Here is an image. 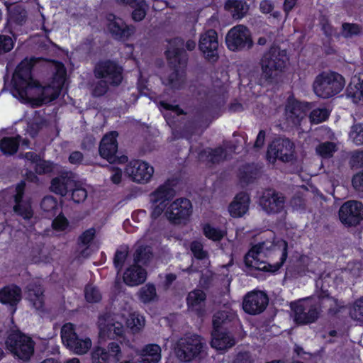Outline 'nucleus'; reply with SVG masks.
Wrapping results in <instances>:
<instances>
[{
  "label": "nucleus",
  "mask_w": 363,
  "mask_h": 363,
  "mask_svg": "<svg viewBox=\"0 0 363 363\" xmlns=\"http://www.w3.org/2000/svg\"><path fill=\"white\" fill-rule=\"evenodd\" d=\"M169 47L164 54L167 65L172 70L167 77L166 84L173 89L180 90L184 84L186 69L189 62V55L183 48L184 39L175 37L168 40Z\"/></svg>",
  "instance_id": "f257e3e1"
},
{
  "label": "nucleus",
  "mask_w": 363,
  "mask_h": 363,
  "mask_svg": "<svg viewBox=\"0 0 363 363\" xmlns=\"http://www.w3.org/2000/svg\"><path fill=\"white\" fill-rule=\"evenodd\" d=\"M289 61L286 50H282L279 46L272 45L263 53L259 60L262 78L269 84L276 82L284 72Z\"/></svg>",
  "instance_id": "f03ea898"
},
{
  "label": "nucleus",
  "mask_w": 363,
  "mask_h": 363,
  "mask_svg": "<svg viewBox=\"0 0 363 363\" xmlns=\"http://www.w3.org/2000/svg\"><path fill=\"white\" fill-rule=\"evenodd\" d=\"M43 57H32L23 59L16 67L13 77V88L22 99H26L30 90L41 87L40 83L32 76L34 66Z\"/></svg>",
  "instance_id": "7ed1b4c3"
},
{
  "label": "nucleus",
  "mask_w": 363,
  "mask_h": 363,
  "mask_svg": "<svg viewBox=\"0 0 363 363\" xmlns=\"http://www.w3.org/2000/svg\"><path fill=\"white\" fill-rule=\"evenodd\" d=\"M35 342L33 338L18 328L7 331L6 349L16 359L27 362L34 354Z\"/></svg>",
  "instance_id": "20e7f679"
},
{
  "label": "nucleus",
  "mask_w": 363,
  "mask_h": 363,
  "mask_svg": "<svg viewBox=\"0 0 363 363\" xmlns=\"http://www.w3.org/2000/svg\"><path fill=\"white\" fill-rule=\"evenodd\" d=\"M264 242H259L254 245L245 254L244 263L247 268L255 269L264 272L276 274L282 267L288 257V242L281 240V253L279 262L275 264H269L259 259V255L263 252Z\"/></svg>",
  "instance_id": "39448f33"
},
{
  "label": "nucleus",
  "mask_w": 363,
  "mask_h": 363,
  "mask_svg": "<svg viewBox=\"0 0 363 363\" xmlns=\"http://www.w3.org/2000/svg\"><path fill=\"white\" fill-rule=\"evenodd\" d=\"M345 86L343 77L335 72L318 74L313 83V91L319 98L329 99L338 94Z\"/></svg>",
  "instance_id": "423d86ee"
},
{
  "label": "nucleus",
  "mask_w": 363,
  "mask_h": 363,
  "mask_svg": "<svg viewBox=\"0 0 363 363\" xmlns=\"http://www.w3.org/2000/svg\"><path fill=\"white\" fill-rule=\"evenodd\" d=\"M201 335L193 334L181 337L176 343L174 353L181 362H190L198 358L204 347Z\"/></svg>",
  "instance_id": "0eeeda50"
},
{
  "label": "nucleus",
  "mask_w": 363,
  "mask_h": 363,
  "mask_svg": "<svg viewBox=\"0 0 363 363\" xmlns=\"http://www.w3.org/2000/svg\"><path fill=\"white\" fill-rule=\"evenodd\" d=\"M93 72L96 79L108 81L111 86H119L123 79V67L111 59L98 61L94 65Z\"/></svg>",
  "instance_id": "6e6552de"
},
{
  "label": "nucleus",
  "mask_w": 363,
  "mask_h": 363,
  "mask_svg": "<svg viewBox=\"0 0 363 363\" xmlns=\"http://www.w3.org/2000/svg\"><path fill=\"white\" fill-rule=\"evenodd\" d=\"M60 335L63 345L77 354H86L91 347V339L79 338L76 333L75 325L72 323H67L62 325Z\"/></svg>",
  "instance_id": "1a4fd4ad"
},
{
  "label": "nucleus",
  "mask_w": 363,
  "mask_h": 363,
  "mask_svg": "<svg viewBox=\"0 0 363 363\" xmlns=\"http://www.w3.org/2000/svg\"><path fill=\"white\" fill-rule=\"evenodd\" d=\"M225 44L233 52L250 50L253 46L250 30L244 25L233 27L225 36Z\"/></svg>",
  "instance_id": "9d476101"
},
{
  "label": "nucleus",
  "mask_w": 363,
  "mask_h": 363,
  "mask_svg": "<svg viewBox=\"0 0 363 363\" xmlns=\"http://www.w3.org/2000/svg\"><path fill=\"white\" fill-rule=\"evenodd\" d=\"M192 211L193 206L190 200L186 198H179L167 207L164 214L170 223L180 225L186 223Z\"/></svg>",
  "instance_id": "9b49d317"
},
{
  "label": "nucleus",
  "mask_w": 363,
  "mask_h": 363,
  "mask_svg": "<svg viewBox=\"0 0 363 363\" xmlns=\"http://www.w3.org/2000/svg\"><path fill=\"white\" fill-rule=\"evenodd\" d=\"M199 49L209 63L215 64L218 60V33L214 29H208L201 34Z\"/></svg>",
  "instance_id": "f8f14e48"
},
{
  "label": "nucleus",
  "mask_w": 363,
  "mask_h": 363,
  "mask_svg": "<svg viewBox=\"0 0 363 363\" xmlns=\"http://www.w3.org/2000/svg\"><path fill=\"white\" fill-rule=\"evenodd\" d=\"M339 218L345 225H358L363 220V203L354 200L345 202L339 210Z\"/></svg>",
  "instance_id": "ddd939ff"
},
{
  "label": "nucleus",
  "mask_w": 363,
  "mask_h": 363,
  "mask_svg": "<svg viewBox=\"0 0 363 363\" xmlns=\"http://www.w3.org/2000/svg\"><path fill=\"white\" fill-rule=\"evenodd\" d=\"M213 328L236 334L241 328L238 315L233 311H219L213 316Z\"/></svg>",
  "instance_id": "4468645a"
},
{
  "label": "nucleus",
  "mask_w": 363,
  "mask_h": 363,
  "mask_svg": "<svg viewBox=\"0 0 363 363\" xmlns=\"http://www.w3.org/2000/svg\"><path fill=\"white\" fill-rule=\"evenodd\" d=\"M314 105L311 102L299 101L289 98L285 106V116L287 121L293 125H299L306 112L311 111Z\"/></svg>",
  "instance_id": "2eb2a0df"
},
{
  "label": "nucleus",
  "mask_w": 363,
  "mask_h": 363,
  "mask_svg": "<svg viewBox=\"0 0 363 363\" xmlns=\"http://www.w3.org/2000/svg\"><path fill=\"white\" fill-rule=\"evenodd\" d=\"M108 23L107 28L115 40H127L135 33V28L133 25H127L121 18L110 13L106 17Z\"/></svg>",
  "instance_id": "dca6fc26"
},
{
  "label": "nucleus",
  "mask_w": 363,
  "mask_h": 363,
  "mask_svg": "<svg viewBox=\"0 0 363 363\" xmlns=\"http://www.w3.org/2000/svg\"><path fill=\"white\" fill-rule=\"evenodd\" d=\"M213 106V103L208 101V104L196 110L194 116L185 123L184 131L191 136L199 130L201 131L206 130L212 123V119L204 116V113L208 111Z\"/></svg>",
  "instance_id": "f3484780"
},
{
  "label": "nucleus",
  "mask_w": 363,
  "mask_h": 363,
  "mask_svg": "<svg viewBox=\"0 0 363 363\" xmlns=\"http://www.w3.org/2000/svg\"><path fill=\"white\" fill-rule=\"evenodd\" d=\"M269 302L266 293L260 291L248 292L244 297L242 308L245 313L250 315L259 314L263 312Z\"/></svg>",
  "instance_id": "a211bd4d"
},
{
  "label": "nucleus",
  "mask_w": 363,
  "mask_h": 363,
  "mask_svg": "<svg viewBox=\"0 0 363 363\" xmlns=\"http://www.w3.org/2000/svg\"><path fill=\"white\" fill-rule=\"evenodd\" d=\"M108 350L101 346H95L91 352V363H109L111 359L118 362L121 358V349L118 343L111 342Z\"/></svg>",
  "instance_id": "6ab92c4d"
},
{
  "label": "nucleus",
  "mask_w": 363,
  "mask_h": 363,
  "mask_svg": "<svg viewBox=\"0 0 363 363\" xmlns=\"http://www.w3.org/2000/svg\"><path fill=\"white\" fill-rule=\"evenodd\" d=\"M117 131H111L106 133L101 139L99 152L100 156L106 159L109 163H114L118 160L116 153L118 151Z\"/></svg>",
  "instance_id": "aec40b11"
},
{
  "label": "nucleus",
  "mask_w": 363,
  "mask_h": 363,
  "mask_svg": "<svg viewBox=\"0 0 363 363\" xmlns=\"http://www.w3.org/2000/svg\"><path fill=\"white\" fill-rule=\"evenodd\" d=\"M285 198L274 189H267L259 199V204L267 213H278L284 208Z\"/></svg>",
  "instance_id": "412c9836"
},
{
  "label": "nucleus",
  "mask_w": 363,
  "mask_h": 363,
  "mask_svg": "<svg viewBox=\"0 0 363 363\" xmlns=\"http://www.w3.org/2000/svg\"><path fill=\"white\" fill-rule=\"evenodd\" d=\"M126 170L133 182L141 184L148 182L154 173V168L152 166L139 160L130 162Z\"/></svg>",
  "instance_id": "4be33fe9"
},
{
  "label": "nucleus",
  "mask_w": 363,
  "mask_h": 363,
  "mask_svg": "<svg viewBox=\"0 0 363 363\" xmlns=\"http://www.w3.org/2000/svg\"><path fill=\"white\" fill-rule=\"evenodd\" d=\"M76 174L71 171L63 172L53 178L50 183L51 191L57 195L65 196L69 194V190L75 186Z\"/></svg>",
  "instance_id": "5701e85b"
},
{
  "label": "nucleus",
  "mask_w": 363,
  "mask_h": 363,
  "mask_svg": "<svg viewBox=\"0 0 363 363\" xmlns=\"http://www.w3.org/2000/svg\"><path fill=\"white\" fill-rule=\"evenodd\" d=\"M295 313V320L298 324L306 325L315 323L320 315V309L316 305L307 308L303 303H294L291 306Z\"/></svg>",
  "instance_id": "b1692460"
},
{
  "label": "nucleus",
  "mask_w": 363,
  "mask_h": 363,
  "mask_svg": "<svg viewBox=\"0 0 363 363\" xmlns=\"http://www.w3.org/2000/svg\"><path fill=\"white\" fill-rule=\"evenodd\" d=\"M206 294L201 289H194L189 291L186 298V303L189 311L194 312L199 317L205 313Z\"/></svg>",
  "instance_id": "393cba45"
},
{
  "label": "nucleus",
  "mask_w": 363,
  "mask_h": 363,
  "mask_svg": "<svg viewBox=\"0 0 363 363\" xmlns=\"http://www.w3.org/2000/svg\"><path fill=\"white\" fill-rule=\"evenodd\" d=\"M269 148L275 157L282 162H288L293 160L294 145L289 138L274 140Z\"/></svg>",
  "instance_id": "a878e982"
},
{
  "label": "nucleus",
  "mask_w": 363,
  "mask_h": 363,
  "mask_svg": "<svg viewBox=\"0 0 363 363\" xmlns=\"http://www.w3.org/2000/svg\"><path fill=\"white\" fill-rule=\"evenodd\" d=\"M177 184V179H168L164 184L159 186L150 194V200L153 203H157L172 200L175 196L174 187Z\"/></svg>",
  "instance_id": "bb28decb"
},
{
  "label": "nucleus",
  "mask_w": 363,
  "mask_h": 363,
  "mask_svg": "<svg viewBox=\"0 0 363 363\" xmlns=\"http://www.w3.org/2000/svg\"><path fill=\"white\" fill-rule=\"evenodd\" d=\"M22 290L20 286L15 284L6 285L0 289V303L9 305L16 310V306L21 301Z\"/></svg>",
  "instance_id": "cd10ccee"
},
{
  "label": "nucleus",
  "mask_w": 363,
  "mask_h": 363,
  "mask_svg": "<svg viewBox=\"0 0 363 363\" xmlns=\"http://www.w3.org/2000/svg\"><path fill=\"white\" fill-rule=\"evenodd\" d=\"M235 335L234 333L213 328L211 345L217 350H228L236 343Z\"/></svg>",
  "instance_id": "c85d7f7f"
},
{
  "label": "nucleus",
  "mask_w": 363,
  "mask_h": 363,
  "mask_svg": "<svg viewBox=\"0 0 363 363\" xmlns=\"http://www.w3.org/2000/svg\"><path fill=\"white\" fill-rule=\"evenodd\" d=\"M250 199L249 195L243 191L238 193L233 201L228 206V211L233 218H240L249 210Z\"/></svg>",
  "instance_id": "c756f323"
},
{
  "label": "nucleus",
  "mask_w": 363,
  "mask_h": 363,
  "mask_svg": "<svg viewBox=\"0 0 363 363\" xmlns=\"http://www.w3.org/2000/svg\"><path fill=\"white\" fill-rule=\"evenodd\" d=\"M146 278V270L135 263L127 268L123 276L124 283L129 286H138L144 283Z\"/></svg>",
  "instance_id": "7c9ffc66"
},
{
  "label": "nucleus",
  "mask_w": 363,
  "mask_h": 363,
  "mask_svg": "<svg viewBox=\"0 0 363 363\" xmlns=\"http://www.w3.org/2000/svg\"><path fill=\"white\" fill-rule=\"evenodd\" d=\"M261 167L255 162L245 163L238 169V177L246 185L253 184L261 174Z\"/></svg>",
  "instance_id": "2f4dec72"
},
{
  "label": "nucleus",
  "mask_w": 363,
  "mask_h": 363,
  "mask_svg": "<svg viewBox=\"0 0 363 363\" xmlns=\"http://www.w3.org/2000/svg\"><path fill=\"white\" fill-rule=\"evenodd\" d=\"M40 90V93L35 99V104L37 106H41L48 104L56 100L60 95L62 88L60 86L47 85L36 88Z\"/></svg>",
  "instance_id": "473e14b6"
},
{
  "label": "nucleus",
  "mask_w": 363,
  "mask_h": 363,
  "mask_svg": "<svg viewBox=\"0 0 363 363\" xmlns=\"http://www.w3.org/2000/svg\"><path fill=\"white\" fill-rule=\"evenodd\" d=\"M199 157L208 164H217L227 159V150L222 146L207 147L199 153Z\"/></svg>",
  "instance_id": "72a5a7b5"
},
{
  "label": "nucleus",
  "mask_w": 363,
  "mask_h": 363,
  "mask_svg": "<svg viewBox=\"0 0 363 363\" xmlns=\"http://www.w3.org/2000/svg\"><path fill=\"white\" fill-rule=\"evenodd\" d=\"M124 326L120 322H114L112 323H107L99 325V335L103 337H108L109 339H115L118 337H123L124 335Z\"/></svg>",
  "instance_id": "f704fd0d"
},
{
  "label": "nucleus",
  "mask_w": 363,
  "mask_h": 363,
  "mask_svg": "<svg viewBox=\"0 0 363 363\" xmlns=\"http://www.w3.org/2000/svg\"><path fill=\"white\" fill-rule=\"evenodd\" d=\"M225 9L231 12L235 19H241L246 15L249 8L245 0H227Z\"/></svg>",
  "instance_id": "c9c22d12"
},
{
  "label": "nucleus",
  "mask_w": 363,
  "mask_h": 363,
  "mask_svg": "<svg viewBox=\"0 0 363 363\" xmlns=\"http://www.w3.org/2000/svg\"><path fill=\"white\" fill-rule=\"evenodd\" d=\"M21 136L17 135L14 137H4L0 140V150L4 155H13L18 152Z\"/></svg>",
  "instance_id": "e433bc0d"
},
{
  "label": "nucleus",
  "mask_w": 363,
  "mask_h": 363,
  "mask_svg": "<svg viewBox=\"0 0 363 363\" xmlns=\"http://www.w3.org/2000/svg\"><path fill=\"white\" fill-rule=\"evenodd\" d=\"M203 235L208 240L213 242H220L226 235V230L219 227H215L210 223L201 224Z\"/></svg>",
  "instance_id": "4c0bfd02"
},
{
  "label": "nucleus",
  "mask_w": 363,
  "mask_h": 363,
  "mask_svg": "<svg viewBox=\"0 0 363 363\" xmlns=\"http://www.w3.org/2000/svg\"><path fill=\"white\" fill-rule=\"evenodd\" d=\"M143 363H157L161 359V348L157 344H149L143 350Z\"/></svg>",
  "instance_id": "58836bf2"
},
{
  "label": "nucleus",
  "mask_w": 363,
  "mask_h": 363,
  "mask_svg": "<svg viewBox=\"0 0 363 363\" xmlns=\"http://www.w3.org/2000/svg\"><path fill=\"white\" fill-rule=\"evenodd\" d=\"M41 209L55 216L61 209V206L56 198L52 196H45L40 202Z\"/></svg>",
  "instance_id": "ea45409f"
},
{
  "label": "nucleus",
  "mask_w": 363,
  "mask_h": 363,
  "mask_svg": "<svg viewBox=\"0 0 363 363\" xmlns=\"http://www.w3.org/2000/svg\"><path fill=\"white\" fill-rule=\"evenodd\" d=\"M153 257L151 248L148 246H139L134 253V263L147 265Z\"/></svg>",
  "instance_id": "a19ab883"
},
{
  "label": "nucleus",
  "mask_w": 363,
  "mask_h": 363,
  "mask_svg": "<svg viewBox=\"0 0 363 363\" xmlns=\"http://www.w3.org/2000/svg\"><path fill=\"white\" fill-rule=\"evenodd\" d=\"M139 299L144 303H148L157 298L155 286L152 283H147L142 286L138 292Z\"/></svg>",
  "instance_id": "79ce46f5"
},
{
  "label": "nucleus",
  "mask_w": 363,
  "mask_h": 363,
  "mask_svg": "<svg viewBox=\"0 0 363 363\" xmlns=\"http://www.w3.org/2000/svg\"><path fill=\"white\" fill-rule=\"evenodd\" d=\"M363 33V28L362 26L354 23H342L341 27L342 35L347 39L354 36H359Z\"/></svg>",
  "instance_id": "37998d69"
},
{
  "label": "nucleus",
  "mask_w": 363,
  "mask_h": 363,
  "mask_svg": "<svg viewBox=\"0 0 363 363\" xmlns=\"http://www.w3.org/2000/svg\"><path fill=\"white\" fill-rule=\"evenodd\" d=\"M68 195L74 203H80L86 199L87 191L79 181L76 180L75 186L71 188Z\"/></svg>",
  "instance_id": "c03bdc74"
},
{
  "label": "nucleus",
  "mask_w": 363,
  "mask_h": 363,
  "mask_svg": "<svg viewBox=\"0 0 363 363\" xmlns=\"http://www.w3.org/2000/svg\"><path fill=\"white\" fill-rule=\"evenodd\" d=\"M13 212L24 220H30L33 216L31 202L30 201L15 204L13 208Z\"/></svg>",
  "instance_id": "a18cd8bd"
},
{
  "label": "nucleus",
  "mask_w": 363,
  "mask_h": 363,
  "mask_svg": "<svg viewBox=\"0 0 363 363\" xmlns=\"http://www.w3.org/2000/svg\"><path fill=\"white\" fill-rule=\"evenodd\" d=\"M347 95L351 98L354 103L363 101V82L356 84H350L347 88Z\"/></svg>",
  "instance_id": "49530a36"
},
{
  "label": "nucleus",
  "mask_w": 363,
  "mask_h": 363,
  "mask_svg": "<svg viewBox=\"0 0 363 363\" xmlns=\"http://www.w3.org/2000/svg\"><path fill=\"white\" fill-rule=\"evenodd\" d=\"M350 317L363 324V298L357 299L350 305Z\"/></svg>",
  "instance_id": "de8ad7c7"
},
{
  "label": "nucleus",
  "mask_w": 363,
  "mask_h": 363,
  "mask_svg": "<svg viewBox=\"0 0 363 363\" xmlns=\"http://www.w3.org/2000/svg\"><path fill=\"white\" fill-rule=\"evenodd\" d=\"M330 113V112L325 108H318L311 111L309 118L312 123L318 124L326 121Z\"/></svg>",
  "instance_id": "09e8293b"
},
{
  "label": "nucleus",
  "mask_w": 363,
  "mask_h": 363,
  "mask_svg": "<svg viewBox=\"0 0 363 363\" xmlns=\"http://www.w3.org/2000/svg\"><path fill=\"white\" fill-rule=\"evenodd\" d=\"M336 151V145L333 142H325L318 145L316 147V152L321 157L328 159L333 157Z\"/></svg>",
  "instance_id": "8fccbe9b"
},
{
  "label": "nucleus",
  "mask_w": 363,
  "mask_h": 363,
  "mask_svg": "<svg viewBox=\"0 0 363 363\" xmlns=\"http://www.w3.org/2000/svg\"><path fill=\"white\" fill-rule=\"evenodd\" d=\"M127 327L129 328L133 333H138L145 325V319L143 316L131 314L126 322Z\"/></svg>",
  "instance_id": "3c124183"
},
{
  "label": "nucleus",
  "mask_w": 363,
  "mask_h": 363,
  "mask_svg": "<svg viewBox=\"0 0 363 363\" xmlns=\"http://www.w3.org/2000/svg\"><path fill=\"white\" fill-rule=\"evenodd\" d=\"M85 299L88 303H99L102 298L101 294L96 286L86 285L84 289Z\"/></svg>",
  "instance_id": "603ef678"
},
{
  "label": "nucleus",
  "mask_w": 363,
  "mask_h": 363,
  "mask_svg": "<svg viewBox=\"0 0 363 363\" xmlns=\"http://www.w3.org/2000/svg\"><path fill=\"white\" fill-rule=\"evenodd\" d=\"M56 69L53 74L52 83L63 88L66 79L67 71L64 64L57 61Z\"/></svg>",
  "instance_id": "864d4df0"
},
{
  "label": "nucleus",
  "mask_w": 363,
  "mask_h": 363,
  "mask_svg": "<svg viewBox=\"0 0 363 363\" xmlns=\"http://www.w3.org/2000/svg\"><path fill=\"white\" fill-rule=\"evenodd\" d=\"M190 250L198 260H203L208 257V252L203 250V245L200 241H192L190 244Z\"/></svg>",
  "instance_id": "5fc2aeb1"
},
{
  "label": "nucleus",
  "mask_w": 363,
  "mask_h": 363,
  "mask_svg": "<svg viewBox=\"0 0 363 363\" xmlns=\"http://www.w3.org/2000/svg\"><path fill=\"white\" fill-rule=\"evenodd\" d=\"M128 255L127 250H117L116 251L113 257V265L118 273L122 271Z\"/></svg>",
  "instance_id": "6e6d98bb"
},
{
  "label": "nucleus",
  "mask_w": 363,
  "mask_h": 363,
  "mask_svg": "<svg viewBox=\"0 0 363 363\" xmlns=\"http://www.w3.org/2000/svg\"><path fill=\"white\" fill-rule=\"evenodd\" d=\"M350 137L357 145H363V123H357L352 126Z\"/></svg>",
  "instance_id": "4d7b16f0"
},
{
  "label": "nucleus",
  "mask_w": 363,
  "mask_h": 363,
  "mask_svg": "<svg viewBox=\"0 0 363 363\" xmlns=\"http://www.w3.org/2000/svg\"><path fill=\"white\" fill-rule=\"evenodd\" d=\"M69 225V221L62 211L53 219L52 228L55 231H64Z\"/></svg>",
  "instance_id": "13d9d810"
},
{
  "label": "nucleus",
  "mask_w": 363,
  "mask_h": 363,
  "mask_svg": "<svg viewBox=\"0 0 363 363\" xmlns=\"http://www.w3.org/2000/svg\"><path fill=\"white\" fill-rule=\"evenodd\" d=\"M145 1H141L138 5L133 7V10L131 13L132 19L135 22H139L143 20L146 16Z\"/></svg>",
  "instance_id": "bf43d9fd"
},
{
  "label": "nucleus",
  "mask_w": 363,
  "mask_h": 363,
  "mask_svg": "<svg viewBox=\"0 0 363 363\" xmlns=\"http://www.w3.org/2000/svg\"><path fill=\"white\" fill-rule=\"evenodd\" d=\"M96 235L94 228H90L84 230L79 237L78 242L84 246H89Z\"/></svg>",
  "instance_id": "052dcab7"
},
{
  "label": "nucleus",
  "mask_w": 363,
  "mask_h": 363,
  "mask_svg": "<svg viewBox=\"0 0 363 363\" xmlns=\"http://www.w3.org/2000/svg\"><path fill=\"white\" fill-rule=\"evenodd\" d=\"M109 86V83L105 79L98 81L93 89V95L98 97L105 95L108 91Z\"/></svg>",
  "instance_id": "680f3d73"
},
{
  "label": "nucleus",
  "mask_w": 363,
  "mask_h": 363,
  "mask_svg": "<svg viewBox=\"0 0 363 363\" xmlns=\"http://www.w3.org/2000/svg\"><path fill=\"white\" fill-rule=\"evenodd\" d=\"M34 169L36 174L42 175L51 172L52 170V165L50 162L42 160L40 159V160L37 162L35 164Z\"/></svg>",
  "instance_id": "e2e57ef3"
},
{
  "label": "nucleus",
  "mask_w": 363,
  "mask_h": 363,
  "mask_svg": "<svg viewBox=\"0 0 363 363\" xmlns=\"http://www.w3.org/2000/svg\"><path fill=\"white\" fill-rule=\"evenodd\" d=\"M320 25L321 30L327 37H332L335 32V28L330 22L328 18L325 16H323L320 19Z\"/></svg>",
  "instance_id": "0e129e2a"
},
{
  "label": "nucleus",
  "mask_w": 363,
  "mask_h": 363,
  "mask_svg": "<svg viewBox=\"0 0 363 363\" xmlns=\"http://www.w3.org/2000/svg\"><path fill=\"white\" fill-rule=\"evenodd\" d=\"M13 48L12 38L8 35H0V55L11 51Z\"/></svg>",
  "instance_id": "69168bd1"
},
{
  "label": "nucleus",
  "mask_w": 363,
  "mask_h": 363,
  "mask_svg": "<svg viewBox=\"0 0 363 363\" xmlns=\"http://www.w3.org/2000/svg\"><path fill=\"white\" fill-rule=\"evenodd\" d=\"M350 164L352 168L363 167V150L352 153L350 159Z\"/></svg>",
  "instance_id": "338daca9"
},
{
  "label": "nucleus",
  "mask_w": 363,
  "mask_h": 363,
  "mask_svg": "<svg viewBox=\"0 0 363 363\" xmlns=\"http://www.w3.org/2000/svg\"><path fill=\"white\" fill-rule=\"evenodd\" d=\"M352 184L356 191L363 193V170L352 177Z\"/></svg>",
  "instance_id": "774afa93"
}]
</instances>
